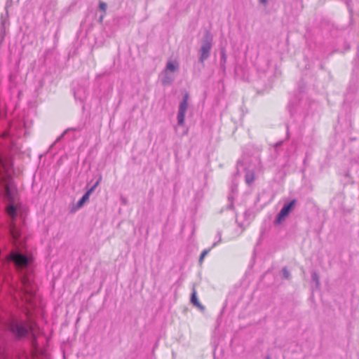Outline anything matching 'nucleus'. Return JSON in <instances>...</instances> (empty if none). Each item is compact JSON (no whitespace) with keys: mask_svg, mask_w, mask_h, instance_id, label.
Returning a JSON list of instances; mask_svg holds the SVG:
<instances>
[{"mask_svg":"<svg viewBox=\"0 0 359 359\" xmlns=\"http://www.w3.org/2000/svg\"><path fill=\"white\" fill-rule=\"evenodd\" d=\"M179 69V62L175 60H170L167 62L165 68L164 69L170 74H174Z\"/></svg>","mask_w":359,"mask_h":359,"instance_id":"obj_8","label":"nucleus"},{"mask_svg":"<svg viewBox=\"0 0 359 359\" xmlns=\"http://www.w3.org/2000/svg\"><path fill=\"white\" fill-rule=\"evenodd\" d=\"M259 1L262 4H266L268 0H259Z\"/></svg>","mask_w":359,"mask_h":359,"instance_id":"obj_17","label":"nucleus"},{"mask_svg":"<svg viewBox=\"0 0 359 359\" xmlns=\"http://www.w3.org/2000/svg\"><path fill=\"white\" fill-rule=\"evenodd\" d=\"M191 302L196 307H198V309H201V310H203L204 309V307L201 304V303L199 302L198 299V297H197V294H196V290H194L192 294H191Z\"/></svg>","mask_w":359,"mask_h":359,"instance_id":"obj_10","label":"nucleus"},{"mask_svg":"<svg viewBox=\"0 0 359 359\" xmlns=\"http://www.w3.org/2000/svg\"><path fill=\"white\" fill-rule=\"evenodd\" d=\"M99 6H100V10H102L104 13H105L106 10H107V4L104 2H100Z\"/></svg>","mask_w":359,"mask_h":359,"instance_id":"obj_14","label":"nucleus"},{"mask_svg":"<svg viewBox=\"0 0 359 359\" xmlns=\"http://www.w3.org/2000/svg\"><path fill=\"white\" fill-rule=\"evenodd\" d=\"M99 183H100V182H99V181H97V182L94 184V186H93V187H95V188H96V187L99 184Z\"/></svg>","mask_w":359,"mask_h":359,"instance_id":"obj_18","label":"nucleus"},{"mask_svg":"<svg viewBox=\"0 0 359 359\" xmlns=\"http://www.w3.org/2000/svg\"><path fill=\"white\" fill-rule=\"evenodd\" d=\"M99 183H100V182H99V181H97V182L94 184V186H93V187H95V188H96V187L99 184Z\"/></svg>","mask_w":359,"mask_h":359,"instance_id":"obj_19","label":"nucleus"},{"mask_svg":"<svg viewBox=\"0 0 359 359\" xmlns=\"http://www.w3.org/2000/svg\"><path fill=\"white\" fill-rule=\"evenodd\" d=\"M7 259L13 263L18 271L26 269L32 262V257L24 255L18 252H11Z\"/></svg>","mask_w":359,"mask_h":359,"instance_id":"obj_2","label":"nucleus"},{"mask_svg":"<svg viewBox=\"0 0 359 359\" xmlns=\"http://www.w3.org/2000/svg\"><path fill=\"white\" fill-rule=\"evenodd\" d=\"M294 203V201H291L290 203L285 204L282 208V209L280 210V211L278 215V217L276 219V222L278 224H280L281 222V221L289 214Z\"/></svg>","mask_w":359,"mask_h":359,"instance_id":"obj_7","label":"nucleus"},{"mask_svg":"<svg viewBox=\"0 0 359 359\" xmlns=\"http://www.w3.org/2000/svg\"><path fill=\"white\" fill-rule=\"evenodd\" d=\"M89 198H90V196L88 194H85L82 196V198L78 201L77 207L79 208H81L83 205L84 203L89 200Z\"/></svg>","mask_w":359,"mask_h":359,"instance_id":"obj_12","label":"nucleus"},{"mask_svg":"<svg viewBox=\"0 0 359 359\" xmlns=\"http://www.w3.org/2000/svg\"><path fill=\"white\" fill-rule=\"evenodd\" d=\"M10 329L14 334L18 336L24 335L28 331L27 327L25 325L17 322H12L10 325Z\"/></svg>","mask_w":359,"mask_h":359,"instance_id":"obj_5","label":"nucleus"},{"mask_svg":"<svg viewBox=\"0 0 359 359\" xmlns=\"http://www.w3.org/2000/svg\"><path fill=\"white\" fill-rule=\"evenodd\" d=\"M11 232L12 236H13L15 242L17 243L18 239L20 237V229L15 224H13L11 226Z\"/></svg>","mask_w":359,"mask_h":359,"instance_id":"obj_11","label":"nucleus"},{"mask_svg":"<svg viewBox=\"0 0 359 359\" xmlns=\"http://www.w3.org/2000/svg\"><path fill=\"white\" fill-rule=\"evenodd\" d=\"M285 274L286 277H288V275L286 273V271H285Z\"/></svg>","mask_w":359,"mask_h":359,"instance_id":"obj_20","label":"nucleus"},{"mask_svg":"<svg viewBox=\"0 0 359 359\" xmlns=\"http://www.w3.org/2000/svg\"><path fill=\"white\" fill-rule=\"evenodd\" d=\"M208 252L206 250L203 251L201 255L200 261H201L204 257L207 255Z\"/></svg>","mask_w":359,"mask_h":359,"instance_id":"obj_16","label":"nucleus"},{"mask_svg":"<svg viewBox=\"0 0 359 359\" xmlns=\"http://www.w3.org/2000/svg\"><path fill=\"white\" fill-rule=\"evenodd\" d=\"M188 95L186 94L184 97L183 100L181 102L179 106V111L177 114L178 124L182 126L184 124L186 112L188 109Z\"/></svg>","mask_w":359,"mask_h":359,"instance_id":"obj_4","label":"nucleus"},{"mask_svg":"<svg viewBox=\"0 0 359 359\" xmlns=\"http://www.w3.org/2000/svg\"><path fill=\"white\" fill-rule=\"evenodd\" d=\"M34 291L31 274H21V287L18 290V296L23 299L22 293L32 296Z\"/></svg>","mask_w":359,"mask_h":359,"instance_id":"obj_3","label":"nucleus"},{"mask_svg":"<svg viewBox=\"0 0 359 359\" xmlns=\"http://www.w3.org/2000/svg\"><path fill=\"white\" fill-rule=\"evenodd\" d=\"M11 175L9 163L0 158V183L4 187V195L7 200L6 211L12 219H15L22 215L25 208L19 200L15 184L10 179Z\"/></svg>","mask_w":359,"mask_h":359,"instance_id":"obj_1","label":"nucleus"},{"mask_svg":"<svg viewBox=\"0 0 359 359\" xmlns=\"http://www.w3.org/2000/svg\"><path fill=\"white\" fill-rule=\"evenodd\" d=\"M171 74H170L165 69L161 72V80L163 85H168L172 83V81L174 79V77Z\"/></svg>","mask_w":359,"mask_h":359,"instance_id":"obj_9","label":"nucleus"},{"mask_svg":"<svg viewBox=\"0 0 359 359\" xmlns=\"http://www.w3.org/2000/svg\"><path fill=\"white\" fill-rule=\"evenodd\" d=\"M95 187H91L86 194H88L89 196L92 194V192L94 191Z\"/></svg>","mask_w":359,"mask_h":359,"instance_id":"obj_15","label":"nucleus"},{"mask_svg":"<svg viewBox=\"0 0 359 359\" xmlns=\"http://www.w3.org/2000/svg\"><path fill=\"white\" fill-rule=\"evenodd\" d=\"M254 180V174L252 172H248L245 175V181L246 182L250 184H251Z\"/></svg>","mask_w":359,"mask_h":359,"instance_id":"obj_13","label":"nucleus"},{"mask_svg":"<svg viewBox=\"0 0 359 359\" xmlns=\"http://www.w3.org/2000/svg\"><path fill=\"white\" fill-rule=\"evenodd\" d=\"M212 43L210 40H206L201 48L200 61L204 62L208 57L211 49Z\"/></svg>","mask_w":359,"mask_h":359,"instance_id":"obj_6","label":"nucleus"}]
</instances>
